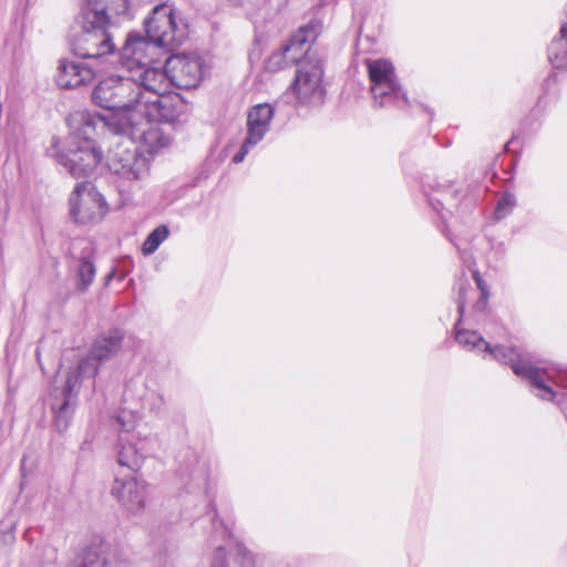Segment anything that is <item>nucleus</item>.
<instances>
[{
    "instance_id": "nucleus-1",
    "label": "nucleus",
    "mask_w": 567,
    "mask_h": 567,
    "mask_svg": "<svg viewBox=\"0 0 567 567\" xmlns=\"http://www.w3.org/2000/svg\"><path fill=\"white\" fill-rule=\"evenodd\" d=\"M455 338L462 347L482 354L484 359H495L501 363L511 365L516 375L530 381L538 398H553V386L547 381L548 373L533 367L517 349L503 346L493 347L476 331L472 330H457Z\"/></svg>"
},
{
    "instance_id": "nucleus-2",
    "label": "nucleus",
    "mask_w": 567,
    "mask_h": 567,
    "mask_svg": "<svg viewBox=\"0 0 567 567\" xmlns=\"http://www.w3.org/2000/svg\"><path fill=\"white\" fill-rule=\"evenodd\" d=\"M125 80L134 83V91H138L141 96L136 101V107L140 117L156 116L159 109H167L172 104L166 96L171 91L169 75L166 70L154 64L148 66H137L128 72Z\"/></svg>"
},
{
    "instance_id": "nucleus-3",
    "label": "nucleus",
    "mask_w": 567,
    "mask_h": 567,
    "mask_svg": "<svg viewBox=\"0 0 567 567\" xmlns=\"http://www.w3.org/2000/svg\"><path fill=\"white\" fill-rule=\"evenodd\" d=\"M373 104L378 107H404L409 104L406 93L400 84L394 65L386 59H367Z\"/></svg>"
},
{
    "instance_id": "nucleus-4",
    "label": "nucleus",
    "mask_w": 567,
    "mask_h": 567,
    "mask_svg": "<svg viewBox=\"0 0 567 567\" xmlns=\"http://www.w3.org/2000/svg\"><path fill=\"white\" fill-rule=\"evenodd\" d=\"M141 96L134 91V83L122 76H110L94 89L92 99L94 103L106 110L116 111V115L123 123L127 118L138 117L136 101Z\"/></svg>"
},
{
    "instance_id": "nucleus-5",
    "label": "nucleus",
    "mask_w": 567,
    "mask_h": 567,
    "mask_svg": "<svg viewBox=\"0 0 567 567\" xmlns=\"http://www.w3.org/2000/svg\"><path fill=\"white\" fill-rule=\"evenodd\" d=\"M165 110L159 109L156 116L127 118L123 123V132L130 134L133 141L138 142L143 151L150 154L157 153L172 142L171 135L164 132L158 120L174 121L177 116L166 113Z\"/></svg>"
},
{
    "instance_id": "nucleus-6",
    "label": "nucleus",
    "mask_w": 567,
    "mask_h": 567,
    "mask_svg": "<svg viewBox=\"0 0 567 567\" xmlns=\"http://www.w3.org/2000/svg\"><path fill=\"white\" fill-rule=\"evenodd\" d=\"M145 27L148 39L163 48L179 45L186 38L185 24L177 19L173 7L167 3L153 9Z\"/></svg>"
},
{
    "instance_id": "nucleus-7",
    "label": "nucleus",
    "mask_w": 567,
    "mask_h": 567,
    "mask_svg": "<svg viewBox=\"0 0 567 567\" xmlns=\"http://www.w3.org/2000/svg\"><path fill=\"white\" fill-rule=\"evenodd\" d=\"M124 334L120 330H109L97 336L91 344L87 355L79 362L78 374L93 378L100 364L115 357L122 348Z\"/></svg>"
},
{
    "instance_id": "nucleus-8",
    "label": "nucleus",
    "mask_w": 567,
    "mask_h": 567,
    "mask_svg": "<svg viewBox=\"0 0 567 567\" xmlns=\"http://www.w3.org/2000/svg\"><path fill=\"white\" fill-rule=\"evenodd\" d=\"M320 28L321 25L318 21H311L309 24L300 28L281 51L275 52L269 56L267 69L276 72L299 62L308 50L306 45L317 39Z\"/></svg>"
},
{
    "instance_id": "nucleus-9",
    "label": "nucleus",
    "mask_w": 567,
    "mask_h": 567,
    "mask_svg": "<svg viewBox=\"0 0 567 567\" xmlns=\"http://www.w3.org/2000/svg\"><path fill=\"white\" fill-rule=\"evenodd\" d=\"M322 68L319 62L303 61L292 84L298 100L306 104H320L324 96Z\"/></svg>"
},
{
    "instance_id": "nucleus-10",
    "label": "nucleus",
    "mask_w": 567,
    "mask_h": 567,
    "mask_svg": "<svg viewBox=\"0 0 567 567\" xmlns=\"http://www.w3.org/2000/svg\"><path fill=\"white\" fill-rule=\"evenodd\" d=\"M272 117L274 107L268 103L257 104L249 110L247 115V136L239 152L234 155V163H241L250 148L262 141L270 128Z\"/></svg>"
},
{
    "instance_id": "nucleus-11",
    "label": "nucleus",
    "mask_w": 567,
    "mask_h": 567,
    "mask_svg": "<svg viewBox=\"0 0 567 567\" xmlns=\"http://www.w3.org/2000/svg\"><path fill=\"white\" fill-rule=\"evenodd\" d=\"M110 171L130 181L145 177L148 173V164L145 157L137 153L136 148L117 145L107 155Z\"/></svg>"
},
{
    "instance_id": "nucleus-12",
    "label": "nucleus",
    "mask_w": 567,
    "mask_h": 567,
    "mask_svg": "<svg viewBox=\"0 0 567 567\" xmlns=\"http://www.w3.org/2000/svg\"><path fill=\"white\" fill-rule=\"evenodd\" d=\"M171 85L196 87L203 78V62L196 54H177L166 60Z\"/></svg>"
},
{
    "instance_id": "nucleus-13",
    "label": "nucleus",
    "mask_w": 567,
    "mask_h": 567,
    "mask_svg": "<svg viewBox=\"0 0 567 567\" xmlns=\"http://www.w3.org/2000/svg\"><path fill=\"white\" fill-rule=\"evenodd\" d=\"M73 217L82 223L100 220L106 214V203L90 182L76 185Z\"/></svg>"
},
{
    "instance_id": "nucleus-14",
    "label": "nucleus",
    "mask_w": 567,
    "mask_h": 567,
    "mask_svg": "<svg viewBox=\"0 0 567 567\" xmlns=\"http://www.w3.org/2000/svg\"><path fill=\"white\" fill-rule=\"evenodd\" d=\"M162 48L150 39L128 37L122 50L123 64L131 72L137 66L159 63Z\"/></svg>"
},
{
    "instance_id": "nucleus-15",
    "label": "nucleus",
    "mask_w": 567,
    "mask_h": 567,
    "mask_svg": "<svg viewBox=\"0 0 567 567\" xmlns=\"http://www.w3.org/2000/svg\"><path fill=\"white\" fill-rule=\"evenodd\" d=\"M111 494L133 515L141 514L146 504V484L135 476H115Z\"/></svg>"
},
{
    "instance_id": "nucleus-16",
    "label": "nucleus",
    "mask_w": 567,
    "mask_h": 567,
    "mask_svg": "<svg viewBox=\"0 0 567 567\" xmlns=\"http://www.w3.org/2000/svg\"><path fill=\"white\" fill-rule=\"evenodd\" d=\"M83 34L76 40L75 54L83 58H99L114 51V43L106 31L102 28H82Z\"/></svg>"
},
{
    "instance_id": "nucleus-17",
    "label": "nucleus",
    "mask_w": 567,
    "mask_h": 567,
    "mask_svg": "<svg viewBox=\"0 0 567 567\" xmlns=\"http://www.w3.org/2000/svg\"><path fill=\"white\" fill-rule=\"evenodd\" d=\"M102 159V152L95 142L89 137L84 138L76 150H73V176L76 173H92Z\"/></svg>"
},
{
    "instance_id": "nucleus-18",
    "label": "nucleus",
    "mask_w": 567,
    "mask_h": 567,
    "mask_svg": "<svg viewBox=\"0 0 567 567\" xmlns=\"http://www.w3.org/2000/svg\"><path fill=\"white\" fill-rule=\"evenodd\" d=\"M106 0H84L80 8L79 22L82 28H102L109 24Z\"/></svg>"
},
{
    "instance_id": "nucleus-19",
    "label": "nucleus",
    "mask_w": 567,
    "mask_h": 567,
    "mask_svg": "<svg viewBox=\"0 0 567 567\" xmlns=\"http://www.w3.org/2000/svg\"><path fill=\"white\" fill-rule=\"evenodd\" d=\"M71 396V378L68 377L62 391V402L52 404L54 412V427L59 433H65L69 430L71 422V410L69 406Z\"/></svg>"
},
{
    "instance_id": "nucleus-20",
    "label": "nucleus",
    "mask_w": 567,
    "mask_h": 567,
    "mask_svg": "<svg viewBox=\"0 0 567 567\" xmlns=\"http://www.w3.org/2000/svg\"><path fill=\"white\" fill-rule=\"evenodd\" d=\"M105 546L100 537H94L92 544L83 550L80 567H104L105 566Z\"/></svg>"
},
{
    "instance_id": "nucleus-21",
    "label": "nucleus",
    "mask_w": 567,
    "mask_h": 567,
    "mask_svg": "<svg viewBox=\"0 0 567 567\" xmlns=\"http://www.w3.org/2000/svg\"><path fill=\"white\" fill-rule=\"evenodd\" d=\"M47 154L53 158L58 164L64 166L68 172H71L70 164V141L69 137L52 136L50 146L47 148Z\"/></svg>"
},
{
    "instance_id": "nucleus-22",
    "label": "nucleus",
    "mask_w": 567,
    "mask_h": 567,
    "mask_svg": "<svg viewBox=\"0 0 567 567\" xmlns=\"http://www.w3.org/2000/svg\"><path fill=\"white\" fill-rule=\"evenodd\" d=\"M548 383L553 386V398H542L547 401H556L567 417V372L547 375Z\"/></svg>"
},
{
    "instance_id": "nucleus-23",
    "label": "nucleus",
    "mask_w": 567,
    "mask_h": 567,
    "mask_svg": "<svg viewBox=\"0 0 567 567\" xmlns=\"http://www.w3.org/2000/svg\"><path fill=\"white\" fill-rule=\"evenodd\" d=\"M169 236V229L166 225L156 227L144 240L142 245V252L145 256L154 254L161 244Z\"/></svg>"
},
{
    "instance_id": "nucleus-24",
    "label": "nucleus",
    "mask_w": 567,
    "mask_h": 567,
    "mask_svg": "<svg viewBox=\"0 0 567 567\" xmlns=\"http://www.w3.org/2000/svg\"><path fill=\"white\" fill-rule=\"evenodd\" d=\"M142 458L133 444H123L117 455L118 464L132 471H136L141 466Z\"/></svg>"
},
{
    "instance_id": "nucleus-25",
    "label": "nucleus",
    "mask_w": 567,
    "mask_h": 567,
    "mask_svg": "<svg viewBox=\"0 0 567 567\" xmlns=\"http://www.w3.org/2000/svg\"><path fill=\"white\" fill-rule=\"evenodd\" d=\"M95 277V267L90 260H82L76 269L75 286L80 292H84L93 282Z\"/></svg>"
},
{
    "instance_id": "nucleus-26",
    "label": "nucleus",
    "mask_w": 567,
    "mask_h": 567,
    "mask_svg": "<svg viewBox=\"0 0 567 567\" xmlns=\"http://www.w3.org/2000/svg\"><path fill=\"white\" fill-rule=\"evenodd\" d=\"M70 66L71 62L68 58L59 59L56 71L53 76V81L58 87L63 90H68L71 87V74L69 72Z\"/></svg>"
},
{
    "instance_id": "nucleus-27",
    "label": "nucleus",
    "mask_w": 567,
    "mask_h": 567,
    "mask_svg": "<svg viewBox=\"0 0 567 567\" xmlns=\"http://www.w3.org/2000/svg\"><path fill=\"white\" fill-rule=\"evenodd\" d=\"M516 206V197L511 193H505L497 202L495 207V218L501 220L508 216Z\"/></svg>"
},
{
    "instance_id": "nucleus-28",
    "label": "nucleus",
    "mask_w": 567,
    "mask_h": 567,
    "mask_svg": "<svg viewBox=\"0 0 567 567\" xmlns=\"http://www.w3.org/2000/svg\"><path fill=\"white\" fill-rule=\"evenodd\" d=\"M93 80V72L90 68L73 63V85L89 83Z\"/></svg>"
},
{
    "instance_id": "nucleus-29",
    "label": "nucleus",
    "mask_w": 567,
    "mask_h": 567,
    "mask_svg": "<svg viewBox=\"0 0 567 567\" xmlns=\"http://www.w3.org/2000/svg\"><path fill=\"white\" fill-rule=\"evenodd\" d=\"M115 421L123 431L130 432L135 427L136 416L130 411H122Z\"/></svg>"
},
{
    "instance_id": "nucleus-30",
    "label": "nucleus",
    "mask_w": 567,
    "mask_h": 567,
    "mask_svg": "<svg viewBox=\"0 0 567 567\" xmlns=\"http://www.w3.org/2000/svg\"><path fill=\"white\" fill-rule=\"evenodd\" d=\"M236 550L243 567H252L255 565V556L247 547L241 544H237Z\"/></svg>"
},
{
    "instance_id": "nucleus-31",
    "label": "nucleus",
    "mask_w": 567,
    "mask_h": 567,
    "mask_svg": "<svg viewBox=\"0 0 567 567\" xmlns=\"http://www.w3.org/2000/svg\"><path fill=\"white\" fill-rule=\"evenodd\" d=\"M107 7L116 14H125L128 10V0H115L113 4Z\"/></svg>"
},
{
    "instance_id": "nucleus-32",
    "label": "nucleus",
    "mask_w": 567,
    "mask_h": 567,
    "mask_svg": "<svg viewBox=\"0 0 567 567\" xmlns=\"http://www.w3.org/2000/svg\"><path fill=\"white\" fill-rule=\"evenodd\" d=\"M466 290V282L460 284V299H458V311L462 313L465 307L464 292Z\"/></svg>"
},
{
    "instance_id": "nucleus-33",
    "label": "nucleus",
    "mask_w": 567,
    "mask_h": 567,
    "mask_svg": "<svg viewBox=\"0 0 567 567\" xmlns=\"http://www.w3.org/2000/svg\"><path fill=\"white\" fill-rule=\"evenodd\" d=\"M216 553H217V555H216V559L213 564V567H226L225 561H224V557H225L224 549L221 547H219Z\"/></svg>"
},
{
    "instance_id": "nucleus-34",
    "label": "nucleus",
    "mask_w": 567,
    "mask_h": 567,
    "mask_svg": "<svg viewBox=\"0 0 567 567\" xmlns=\"http://www.w3.org/2000/svg\"><path fill=\"white\" fill-rule=\"evenodd\" d=\"M474 278H475V281L478 286V288L481 289L482 291V297L485 298L486 297V288H485V284L483 282V280L481 279L478 272H474Z\"/></svg>"
},
{
    "instance_id": "nucleus-35",
    "label": "nucleus",
    "mask_w": 567,
    "mask_h": 567,
    "mask_svg": "<svg viewBox=\"0 0 567 567\" xmlns=\"http://www.w3.org/2000/svg\"><path fill=\"white\" fill-rule=\"evenodd\" d=\"M433 200H436L439 204H441V199H440V198H432V199H431V204H432V205H434V204H433Z\"/></svg>"
},
{
    "instance_id": "nucleus-36",
    "label": "nucleus",
    "mask_w": 567,
    "mask_h": 567,
    "mask_svg": "<svg viewBox=\"0 0 567 567\" xmlns=\"http://www.w3.org/2000/svg\"><path fill=\"white\" fill-rule=\"evenodd\" d=\"M162 403H163V398H159V404L157 405V408H159Z\"/></svg>"
}]
</instances>
